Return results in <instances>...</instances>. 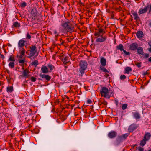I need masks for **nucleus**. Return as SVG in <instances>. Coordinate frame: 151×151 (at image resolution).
I'll return each mask as SVG.
<instances>
[{"label": "nucleus", "instance_id": "nucleus-1", "mask_svg": "<svg viewBox=\"0 0 151 151\" xmlns=\"http://www.w3.org/2000/svg\"><path fill=\"white\" fill-rule=\"evenodd\" d=\"M61 25L63 28L60 27L59 28L60 32L64 33H66L67 34L68 32L70 33L73 32L74 27L70 22L67 21L62 23Z\"/></svg>", "mask_w": 151, "mask_h": 151}, {"label": "nucleus", "instance_id": "nucleus-2", "mask_svg": "<svg viewBox=\"0 0 151 151\" xmlns=\"http://www.w3.org/2000/svg\"><path fill=\"white\" fill-rule=\"evenodd\" d=\"M87 65V63L86 61H80L79 64L80 68H79V72L80 73V74H79L80 76H81H81H83L85 73V70H86Z\"/></svg>", "mask_w": 151, "mask_h": 151}, {"label": "nucleus", "instance_id": "nucleus-3", "mask_svg": "<svg viewBox=\"0 0 151 151\" xmlns=\"http://www.w3.org/2000/svg\"><path fill=\"white\" fill-rule=\"evenodd\" d=\"M108 89L106 87H102L100 90V93L102 96L109 99L110 97L111 96L108 94Z\"/></svg>", "mask_w": 151, "mask_h": 151}, {"label": "nucleus", "instance_id": "nucleus-4", "mask_svg": "<svg viewBox=\"0 0 151 151\" xmlns=\"http://www.w3.org/2000/svg\"><path fill=\"white\" fill-rule=\"evenodd\" d=\"M129 133H126L122 135H118L116 139V142L118 144L120 143L127 139Z\"/></svg>", "mask_w": 151, "mask_h": 151}, {"label": "nucleus", "instance_id": "nucleus-5", "mask_svg": "<svg viewBox=\"0 0 151 151\" xmlns=\"http://www.w3.org/2000/svg\"><path fill=\"white\" fill-rule=\"evenodd\" d=\"M148 10H149L148 13H150L151 12V4L150 5L147 4V6L144 8H141L138 11V14L139 15L140 14L146 12Z\"/></svg>", "mask_w": 151, "mask_h": 151}, {"label": "nucleus", "instance_id": "nucleus-6", "mask_svg": "<svg viewBox=\"0 0 151 151\" xmlns=\"http://www.w3.org/2000/svg\"><path fill=\"white\" fill-rule=\"evenodd\" d=\"M30 52L29 55L28 57L29 58H30L34 56L37 51L36 47L35 45H32V46L30 47Z\"/></svg>", "mask_w": 151, "mask_h": 151}, {"label": "nucleus", "instance_id": "nucleus-7", "mask_svg": "<svg viewBox=\"0 0 151 151\" xmlns=\"http://www.w3.org/2000/svg\"><path fill=\"white\" fill-rule=\"evenodd\" d=\"M138 127V126L136 124L133 123L130 125L128 128V130L129 132H132L133 131L136 129Z\"/></svg>", "mask_w": 151, "mask_h": 151}, {"label": "nucleus", "instance_id": "nucleus-8", "mask_svg": "<svg viewBox=\"0 0 151 151\" xmlns=\"http://www.w3.org/2000/svg\"><path fill=\"white\" fill-rule=\"evenodd\" d=\"M22 69L23 70V71L22 72V74L21 76L22 77H25L26 78L29 77L30 76V71L27 69L24 70L23 68H22Z\"/></svg>", "mask_w": 151, "mask_h": 151}, {"label": "nucleus", "instance_id": "nucleus-9", "mask_svg": "<svg viewBox=\"0 0 151 151\" xmlns=\"http://www.w3.org/2000/svg\"><path fill=\"white\" fill-rule=\"evenodd\" d=\"M106 36L101 35L100 37L97 38L96 40V42H104L107 38Z\"/></svg>", "mask_w": 151, "mask_h": 151}, {"label": "nucleus", "instance_id": "nucleus-10", "mask_svg": "<svg viewBox=\"0 0 151 151\" xmlns=\"http://www.w3.org/2000/svg\"><path fill=\"white\" fill-rule=\"evenodd\" d=\"M116 48L117 50H120L121 51H123L126 55H129L130 53L125 50H124V47L122 44H120L116 46Z\"/></svg>", "mask_w": 151, "mask_h": 151}, {"label": "nucleus", "instance_id": "nucleus-11", "mask_svg": "<svg viewBox=\"0 0 151 151\" xmlns=\"http://www.w3.org/2000/svg\"><path fill=\"white\" fill-rule=\"evenodd\" d=\"M117 132L114 131H112L109 132L108 134V137L111 139L114 138L117 136Z\"/></svg>", "mask_w": 151, "mask_h": 151}, {"label": "nucleus", "instance_id": "nucleus-12", "mask_svg": "<svg viewBox=\"0 0 151 151\" xmlns=\"http://www.w3.org/2000/svg\"><path fill=\"white\" fill-rule=\"evenodd\" d=\"M138 47V45L136 43H133L129 46V49L132 51H135Z\"/></svg>", "mask_w": 151, "mask_h": 151}, {"label": "nucleus", "instance_id": "nucleus-13", "mask_svg": "<svg viewBox=\"0 0 151 151\" xmlns=\"http://www.w3.org/2000/svg\"><path fill=\"white\" fill-rule=\"evenodd\" d=\"M39 76L42 79H45L47 81H49L51 78V77L48 75L42 74V73H40Z\"/></svg>", "mask_w": 151, "mask_h": 151}, {"label": "nucleus", "instance_id": "nucleus-14", "mask_svg": "<svg viewBox=\"0 0 151 151\" xmlns=\"http://www.w3.org/2000/svg\"><path fill=\"white\" fill-rule=\"evenodd\" d=\"M151 137V134L149 132H146L145 134L143 139L147 141H148Z\"/></svg>", "mask_w": 151, "mask_h": 151}, {"label": "nucleus", "instance_id": "nucleus-15", "mask_svg": "<svg viewBox=\"0 0 151 151\" xmlns=\"http://www.w3.org/2000/svg\"><path fill=\"white\" fill-rule=\"evenodd\" d=\"M41 70L44 74L47 73L49 72L47 67L44 65L42 66Z\"/></svg>", "mask_w": 151, "mask_h": 151}, {"label": "nucleus", "instance_id": "nucleus-16", "mask_svg": "<svg viewBox=\"0 0 151 151\" xmlns=\"http://www.w3.org/2000/svg\"><path fill=\"white\" fill-rule=\"evenodd\" d=\"M25 45V41L23 39L19 40L18 43V47L20 48L23 47Z\"/></svg>", "mask_w": 151, "mask_h": 151}, {"label": "nucleus", "instance_id": "nucleus-17", "mask_svg": "<svg viewBox=\"0 0 151 151\" xmlns=\"http://www.w3.org/2000/svg\"><path fill=\"white\" fill-rule=\"evenodd\" d=\"M38 11L36 9H33L31 11V14L32 16L34 17H37L38 15Z\"/></svg>", "mask_w": 151, "mask_h": 151}, {"label": "nucleus", "instance_id": "nucleus-18", "mask_svg": "<svg viewBox=\"0 0 151 151\" xmlns=\"http://www.w3.org/2000/svg\"><path fill=\"white\" fill-rule=\"evenodd\" d=\"M136 36L139 38H141L143 36V33L142 31H139L136 33Z\"/></svg>", "mask_w": 151, "mask_h": 151}, {"label": "nucleus", "instance_id": "nucleus-19", "mask_svg": "<svg viewBox=\"0 0 151 151\" xmlns=\"http://www.w3.org/2000/svg\"><path fill=\"white\" fill-rule=\"evenodd\" d=\"M137 53L139 54L143 55L144 52L143 49L142 47H138L137 48Z\"/></svg>", "mask_w": 151, "mask_h": 151}, {"label": "nucleus", "instance_id": "nucleus-20", "mask_svg": "<svg viewBox=\"0 0 151 151\" xmlns=\"http://www.w3.org/2000/svg\"><path fill=\"white\" fill-rule=\"evenodd\" d=\"M106 59L103 57H102L100 60V63L102 65L105 66L106 64Z\"/></svg>", "mask_w": 151, "mask_h": 151}, {"label": "nucleus", "instance_id": "nucleus-21", "mask_svg": "<svg viewBox=\"0 0 151 151\" xmlns=\"http://www.w3.org/2000/svg\"><path fill=\"white\" fill-rule=\"evenodd\" d=\"M134 116L137 120L140 118V115L139 114L138 112L133 113Z\"/></svg>", "mask_w": 151, "mask_h": 151}, {"label": "nucleus", "instance_id": "nucleus-22", "mask_svg": "<svg viewBox=\"0 0 151 151\" xmlns=\"http://www.w3.org/2000/svg\"><path fill=\"white\" fill-rule=\"evenodd\" d=\"M132 71V69L130 67H126L125 69L124 73L129 74L130 72Z\"/></svg>", "mask_w": 151, "mask_h": 151}, {"label": "nucleus", "instance_id": "nucleus-23", "mask_svg": "<svg viewBox=\"0 0 151 151\" xmlns=\"http://www.w3.org/2000/svg\"><path fill=\"white\" fill-rule=\"evenodd\" d=\"M47 67L50 69V72L52 71L55 68V67L51 64H48Z\"/></svg>", "mask_w": 151, "mask_h": 151}, {"label": "nucleus", "instance_id": "nucleus-24", "mask_svg": "<svg viewBox=\"0 0 151 151\" xmlns=\"http://www.w3.org/2000/svg\"><path fill=\"white\" fill-rule=\"evenodd\" d=\"M25 52V50L24 48H22V50L20 52V55L19 56L20 58H22L24 55Z\"/></svg>", "mask_w": 151, "mask_h": 151}, {"label": "nucleus", "instance_id": "nucleus-25", "mask_svg": "<svg viewBox=\"0 0 151 151\" xmlns=\"http://www.w3.org/2000/svg\"><path fill=\"white\" fill-rule=\"evenodd\" d=\"M147 141L143 139L140 141L139 144L142 147L144 146L146 143Z\"/></svg>", "mask_w": 151, "mask_h": 151}, {"label": "nucleus", "instance_id": "nucleus-26", "mask_svg": "<svg viewBox=\"0 0 151 151\" xmlns=\"http://www.w3.org/2000/svg\"><path fill=\"white\" fill-rule=\"evenodd\" d=\"M12 86H9L7 88V91L8 92L11 93L13 91Z\"/></svg>", "mask_w": 151, "mask_h": 151}, {"label": "nucleus", "instance_id": "nucleus-27", "mask_svg": "<svg viewBox=\"0 0 151 151\" xmlns=\"http://www.w3.org/2000/svg\"><path fill=\"white\" fill-rule=\"evenodd\" d=\"M15 61V59L13 56L11 55L8 60V61H12V62H14Z\"/></svg>", "mask_w": 151, "mask_h": 151}, {"label": "nucleus", "instance_id": "nucleus-28", "mask_svg": "<svg viewBox=\"0 0 151 151\" xmlns=\"http://www.w3.org/2000/svg\"><path fill=\"white\" fill-rule=\"evenodd\" d=\"M98 30V32L100 34L102 33L103 34H104L105 33V31L104 29L101 28H99Z\"/></svg>", "mask_w": 151, "mask_h": 151}, {"label": "nucleus", "instance_id": "nucleus-29", "mask_svg": "<svg viewBox=\"0 0 151 151\" xmlns=\"http://www.w3.org/2000/svg\"><path fill=\"white\" fill-rule=\"evenodd\" d=\"M31 64L32 65H34L35 67H36L39 64L37 60H35Z\"/></svg>", "mask_w": 151, "mask_h": 151}, {"label": "nucleus", "instance_id": "nucleus-30", "mask_svg": "<svg viewBox=\"0 0 151 151\" xmlns=\"http://www.w3.org/2000/svg\"><path fill=\"white\" fill-rule=\"evenodd\" d=\"M100 70L103 72H106L107 73H109L108 71L105 68L101 66L100 67Z\"/></svg>", "mask_w": 151, "mask_h": 151}, {"label": "nucleus", "instance_id": "nucleus-31", "mask_svg": "<svg viewBox=\"0 0 151 151\" xmlns=\"http://www.w3.org/2000/svg\"><path fill=\"white\" fill-rule=\"evenodd\" d=\"M13 26L15 27H20V24L19 23H18L17 22H16L14 23Z\"/></svg>", "mask_w": 151, "mask_h": 151}, {"label": "nucleus", "instance_id": "nucleus-32", "mask_svg": "<svg viewBox=\"0 0 151 151\" xmlns=\"http://www.w3.org/2000/svg\"><path fill=\"white\" fill-rule=\"evenodd\" d=\"M63 55L60 56L61 58H60L62 61L64 60L65 61H66L68 60V57H63Z\"/></svg>", "mask_w": 151, "mask_h": 151}, {"label": "nucleus", "instance_id": "nucleus-33", "mask_svg": "<svg viewBox=\"0 0 151 151\" xmlns=\"http://www.w3.org/2000/svg\"><path fill=\"white\" fill-rule=\"evenodd\" d=\"M15 63L13 62H10L9 64V66L11 68H13L14 66Z\"/></svg>", "mask_w": 151, "mask_h": 151}, {"label": "nucleus", "instance_id": "nucleus-34", "mask_svg": "<svg viewBox=\"0 0 151 151\" xmlns=\"http://www.w3.org/2000/svg\"><path fill=\"white\" fill-rule=\"evenodd\" d=\"M141 64H142V63L141 62H135V65L139 68L141 67Z\"/></svg>", "mask_w": 151, "mask_h": 151}, {"label": "nucleus", "instance_id": "nucleus-35", "mask_svg": "<svg viewBox=\"0 0 151 151\" xmlns=\"http://www.w3.org/2000/svg\"><path fill=\"white\" fill-rule=\"evenodd\" d=\"M112 8L113 9L118 12H119L122 9V8L120 6H119L118 8L113 7Z\"/></svg>", "mask_w": 151, "mask_h": 151}, {"label": "nucleus", "instance_id": "nucleus-36", "mask_svg": "<svg viewBox=\"0 0 151 151\" xmlns=\"http://www.w3.org/2000/svg\"><path fill=\"white\" fill-rule=\"evenodd\" d=\"M99 103L101 104H103L105 105H106L107 104V102L105 101H99Z\"/></svg>", "mask_w": 151, "mask_h": 151}, {"label": "nucleus", "instance_id": "nucleus-37", "mask_svg": "<svg viewBox=\"0 0 151 151\" xmlns=\"http://www.w3.org/2000/svg\"><path fill=\"white\" fill-rule=\"evenodd\" d=\"M126 78V77L124 75H121L120 77V79L121 80H124Z\"/></svg>", "mask_w": 151, "mask_h": 151}, {"label": "nucleus", "instance_id": "nucleus-38", "mask_svg": "<svg viewBox=\"0 0 151 151\" xmlns=\"http://www.w3.org/2000/svg\"><path fill=\"white\" fill-rule=\"evenodd\" d=\"M127 106V104H123L122 106V109L123 110L126 109Z\"/></svg>", "mask_w": 151, "mask_h": 151}, {"label": "nucleus", "instance_id": "nucleus-39", "mask_svg": "<svg viewBox=\"0 0 151 151\" xmlns=\"http://www.w3.org/2000/svg\"><path fill=\"white\" fill-rule=\"evenodd\" d=\"M26 3L25 2H24L21 4L20 6L22 7H25L26 6Z\"/></svg>", "mask_w": 151, "mask_h": 151}, {"label": "nucleus", "instance_id": "nucleus-40", "mask_svg": "<svg viewBox=\"0 0 151 151\" xmlns=\"http://www.w3.org/2000/svg\"><path fill=\"white\" fill-rule=\"evenodd\" d=\"M30 79L32 82H35L36 81L37 78H36L32 76L31 77Z\"/></svg>", "mask_w": 151, "mask_h": 151}, {"label": "nucleus", "instance_id": "nucleus-41", "mask_svg": "<svg viewBox=\"0 0 151 151\" xmlns=\"http://www.w3.org/2000/svg\"><path fill=\"white\" fill-rule=\"evenodd\" d=\"M94 35L96 36H97L98 37L99 36H101V34L100 33L98 32H95L94 34Z\"/></svg>", "mask_w": 151, "mask_h": 151}, {"label": "nucleus", "instance_id": "nucleus-42", "mask_svg": "<svg viewBox=\"0 0 151 151\" xmlns=\"http://www.w3.org/2000/svg\"><path fill=\"white\" fill-rule=\"evenodd\" d=\"M26 38L28 39H30L31 38V36L28 32L27 33Z\"/></svg>", "mask_w": 151, "mask_h": 151}, {"label": "nucleus", "instance_id": "nucleus-43", "mask_svg": "<svg viewBox=\"0 0 151 151\" xmlns=\"http://www.w3.org/2000/svg\"><path fill=\"white\" fill-rule=\"evenodd\" d=\"M149 56V54L148 53H145L144 54V56L143 57V58H148Z\"/></svg>", "mask_w": 151, "mask_h": 151}, {"label": "nucleus", "instance_id": "nucleus-44", "mask_svg": "<svg viewBox=\"0 0 151 151\" xmlns=\"http://www.w3.org/2000/svg\"><path fill=\"white\" fill-rule=\"evenodd\" d=\"M132 15L134 17H136L137 16H138V14L137 12H133L132 13Z\"/></svg>", "mask_w": 151, "mask_h": 151}, {"label": "nucleus", "instance_id": "nucleus-45", "mask_svg": "<svg viewBox=\"0 0 151 151\" xmlns=\"http://www.w3.org/2000/svg\"><path fill=\"white\" fill-rule=\"evenodd\" d=\"M134 19L137 22H138L140 20L139 17L138 16L134 17Z\"/></svg>", "mask_w": 151, "mask_h": 151}, {"label": "nucleus", "instance_id": "nucleus-46", "mask_svg": "<svg viewBox=\"0 0 151 151\" xmlns=\"http://www.w3.org/2000/svg\"><path fill=\"white\" fill-rule=\"evenodd\" d=\"M25 62V59L20 60L19 61V62L20 63H23Z\"/></svg>", "mask_w": 151, "mask_h": 151}, {"label": "nucleus", "instance_id": "nucleus-47", "mask_svg": "<svg viewBox=\"0 0 151 151\" xmlns=\"http://www.w3.org/2000/svg\"><path fill=\"white\" fill-rule=\"evenodd\" d=\"M138 149L139 151H144V148L141 147H138Z\"/></svg>", "mask_w": 151, "mask_h": 151}, {"label": "nucleus", "instance_id": "nucleus-48", "mask_svg": "<svg viewBox=\"0 0 151 151\" xmlns=\"http://www.w3.org/2000/svg\"><path fill=\"white\" fill-rule=\"evenodd\" d=\"M60 41H62V42L60 44H59V45H63V43H64V42H65L64 41H63L61 39V38H60Z\"/></svg>", "mask_w": 151, "mask_h": 151}, {"label": "nucleus", "instance_id": "nucleus-49", "mask_svg": "<svg viewBox=\"0 0 151 151\" xmlns=\"http://www.w3.org/2000/svg\"><path fill=\"white\" fill-rule=\"evenodd\" d=\"M91 100L90 99H88L87 100V102L88 104H90L92 103Z\"/></svg>", "mask_w": 151, "mask_h": 151}, {"label": "nucleus", "instance_id": "nucleus-50", "mask_svg": "<svg viewBox=\"0 0 151 151\" xmlns=\"http://www.w3.org/2000/svg\"><path fill=\"white\" fill-rule=\"evenodd\" d=\"M148 71V70H147L146 72H144L143 74L144 75H145L147 74H148L149 73L147 72Z\"/></svg>", "mask_w": 151, "mask_h": 151}, {"label": "nucleus", "instance_id": "nucleus-51", "mask_svg": "<svg viewBox=\"0 0 151 151\" xmlns=\"http://www.w3.org/2000/svg\"><path fill=\"white\" fill-rule=\"evenodd\" d=\"M147 22L148 23V25L151 27V21H147Z\"/></svg>", "mask_w": 151, "mask_h": 151}, {"label": "nucleus", "instance_id": "nucleus-52", "mask_svg": "<svg viewBox=\"0 0 151 151\" xmlns=\"http://www.w3.org/2000/svg\"><path fill=\"white\" fill-rule=\"evenodd\" d=\"M115 102L116 104V105L117 106L118 104V101L117 100H115Z\"/></svg>", "mask_w": 151, "mask_h": 151}, {"label": "nucleus", "instance_id": "nucleus-53", "mask_svg": "<svg viewBox=\"0 0 151 151\" xmlns=\"http://www.w3.org/2000/svg\"><path fill=\"white\" fill-rule=\"evenodd\" d=\"M0 57L1 58H2L3 59H4V58L5 57L4 56V55L3 54H0Z\"/></svg>", "mask_w": 151, "mask_h": 151}, {"label": "nucleus", "instance_id": "nucleus-54", "mask_svg": "<svg viewBox=\"0 0 151 151\" xmlns=\"http://www.w3.org/2000/svg\"><path fill=\"white\" fill-rule=\"evenodd\" d=\"M137 146V144H136L135 145H132L131 146V147H132V149H134V147Z\"/></svg>", "mask_w": 151, "mask_h": 151}, {"label": "nucleus", "instance_id": "nucleus-55", "mask_svg": "<svg viewBox=\"0 0 151 151\" xmlns=\"http://www.w3.org/2000/svg\"><path fill=\"white\" fill-rule=\"evenodd\" d=\"M148 45H149L151 47V40L149 41V42H148Z\"/></svg>", "mask_w": 151, "mask_h": 151}, {"label": "nucleus", "instance_id": "nucleus-56", "mask_svg": "<svg viewBox=\"0 0 151 151\" xmlns=\"http://www.w3.org/2000/svg\"><path fill=\"white\" fill-rule=\"evenodd\" d=\"M6 71L7 72V73L8 74H9V75H10V72L9 70L8 69H6Z\"/></svg>", "mask_w": 151, "mask_h": 151}, {"label": "nucleus", "instance_id": "nucleus-57", "mask_svg": "<svg viewBox=\"0 0 151 151\" xmlns=\"http://www.w3.org/2000/svg\"><path fill=\"white\" fill-rule=\"evenodd\" d=\"M148 50L149 52H151V47L148 49Z\"/></svg>", "mask_w": 151, "mask_h": 151}, {"label": "nucleus", "instance_id": "nucleus-58", "mask_svg": "<svg viewBox=\"0 0 151 151\" xmlns=\"http://www.w3.org/2000/svg\"><path fill=\"white\" fill-rule=\"evenodd\" d=\"M105 77L106 78H107L109 76V75L108 74H105Z\"/></svg>", "mask_w": 151, "mask_h": 151}, {"label": "nucleus", "instance_id": "nucleus-59", "mask_svg": "<svg viewBox=\"0 0 151 151\" xmlns=\"http://www.w3.org/2000/svg\"><path fill=\"white\" fill-rule=\"evenodd\" d=\"M148 61L151 62V57L148 58Z\"/></svg>", "mask_w": 151, "mask_h": 151}, {"label": "nucleus", "instance_id": "nucleus-60", "mask_svg": "<svg viewBox=\"0 0 151 151\" xmlns=\"http://www.w3.org/2000/svg\"><path fill=\"white\" fill-rule=\"evenodd\" d=\"M65 61H64L63 62V64H64V65H66L68 63V62H65Z\"/></svg>", "mask_w": 151, "mask_h": 151}, {"label": "nucleus", "instance_id": "nucleus-61", "mask_svg": "<svg viewBox=\"0 0 151 151\" xmlns=\"http://www.w3.org/2000/svg\"><path fill=\"white\" fill-rule=\"evenodd\" d=\"M4 53H5L6 54L7 53L6 50V49H4Z\"/></svg>", "mask_w": 151, "mask_h": 151}, {"label": "nucleus", "instance_id": "nucleus-62", "mask_svg": "<svg viewBox=\"0 0 151 151\" xmlns=\"http://www.w3.org/2000/svg\"><path fill=\"white\" fill-rule=\"evenodd\" d=\"M54 33L55 34H57V32L56 30H55L54 32Z\"/></svg>", "mask_w": 151, "mask_h": 151}, {"label": "nucleus", "instance_id": "nucleus-63", "mask_svg": "<svg viewBox=\"0 0 151 151\" xmlns=\"http://www.w3.org/2000/svg\"><path fill=\"white\" fill-rule=\"evenodd\" d=\"M58 34H57L56 35H55V37L56 38H57V37H58Z\"/></svg>", "mask_w": 151, "mask_h": 151}, {"label": "nucleus", "instance_id": "nucleus-64", "mask_svg": "<svg viewBox=\"0 0 151 151\" xmlns=\"http://www.w3.org/2000/svg\"><path fill=\"white\" fill-rule=\"evenodd\" d=\"M8 45L9 46V47H11L12 46L9 43H8Z\"/></svg>", "mask_w": 151, "mask_h": 151}]
</instances>
